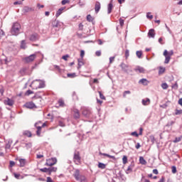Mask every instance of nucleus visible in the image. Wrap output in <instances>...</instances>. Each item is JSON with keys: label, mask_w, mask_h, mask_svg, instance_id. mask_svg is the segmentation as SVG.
Masks as SVG:
<instances>
[{"label": "nucleus", "mask_w": 182, "mask_h": 182, "mask_svg": "<svg viewBox=\"0 0 182 182\" xmlns=\"http://www.w3.org/2000/svg\"><path fill=\"white\" fill-rule=\"evenodd\" d=\"M73 176L77 181L87 182V181L86 180V176L80 175V171H79V169L75 170Z\"/></svg>", "instance_id": "nucleus-1"}, {"label": "nucleus", "mask_w": 182, "mask_h": 182, "mask_svg": "<svg viewBox=\"0 0 182 182\" xmlns=\"http://www.w3.org/2000/svg\"><path fill=\"white\" fill-rule=\"evenodd\" d=\"M19 31H21V24L19 23H14L11 28V35L18 36L19 35Z\"/></svg>", "instance_id": "nucleus-2"}, {"label": "nucleus", "mask_w": 182, "mask_h": 182, "mask_svg": "<svg viewBox=\"0 0 182 182\" xmlns=\"http://www.w3.org/2000/svg\"><path fill=\"white\" fill-rule=\"evenodd\" d=\"M174 52L173 50L167 51V50H165L164 52V56H165V61L164 63L167 64L170 62V59H171V56H173Z\"/></svg>", "instance_id": "nucleus-3"}, {"label": "nucleus", "mask_w": 182, "mask_h": 182, "mask_svg": "<svg viewBox=\"0 0 182 182\" xmlns=\"http://www.w3.org/2000/svg\"><path fill=\"white\" fill-rule=\"evenodd\" d=\"M82 115L85 117L86 119H90L92 117V109L88 107L82 108Z\"/></svg>", "instance_id": "nucleus-4"}, {"label": "nucleus", "mask_w": 182, "mask_h": 182, "mask_svg": "<svg viewBox=\"0 0 182 182\" xmlns=\"http://www.w3.org/2000/svg\"><path fill=\"white\" fill-rule=\"evenodd\" d=\"M46 127V123L42 124V122L39 121L35 124V127L37 128L36 134L37 136H41V131L42 127Z\"/></svg>", "instance_id": "nucleus-5"}, {"label": "nucleus", "mask_w": 182, "mask_h": 182, "mask_svg": "<svg viewBox=\"0 0 182 182\" xmlns=\"http://www.w3.org/2000/svg\"><path fill=\"white\" fill-rule=\"evenodd\" d=\"M73 160L75 164H80V160H82V158L80 157V153H79V151H75Z\"/></svg>", "instance_id": "nucleus-6"}, {"label": "nucleus", "mask_w": 182, "mask_h": 182, "mask_svg": "<svg viewBox=\"0 0 182 182\" xmlns=\"http://www.w3.org/2000/svg\"><path fill=\"white\" fill-rule=\"evenodd\" d=\"M56 163H58V159H56V158H50L46 160L45 166H49L50 167H52V166H55Z\"/></svg>", "instance_id": "nucleus-7"}, {"label": "nucleus", "mask_w": 182, "mask_h": 182, "mask_svg": "<svg viewBox=\"0 0 182 182\" xmlns=\"http://www.w3.org/2000/svg\"><path fill=\"white\" fill-rule=\"evenodd\" d=\"M119 66L122 68V70H123V72H125V73H129V72H132L130 66H129V65L124 64V63H122Z\"/></svg>", "instance_id": "nucleus-8"}, {"label": "nucleus", "mask_w": 182, "mask_h": 182, "mask_svg": "<svg viewBox=\"0 0 182 182\" xmlns=\"http://www.w3.org/2000/svg\"><path fill=\"white\" fill-rule=\"evenodd\" d=\"M36 58V54H31V55L26 57L24 58V61L26 63H31V62H33Z\"/></svg>", "instance_id": "nucleus-9"}, {"label": "nucleus", "mask_w": 182, "mask_h": 182, "mask_svg": "<svg viewBox=\"0 0 182 182\" xmlns=\"http://www.w3.org/2000/svg\"><path fill=\"white\" fill-rule=\"evenodd\" d=\"M36 82H38V86L36 87V89H42L45 87V81L41 80H36L33 82V85H35Z\"/></svg>", "instance_id": "nucleus-10"}, {"label": "nucleus", "mask_w": 182, "mask_h": 182, "mask_svg": "<svg viewBox=\"0 0 182 182\" xmlns=\"http://www.w3.org/2000/svg\"><path fill=\"white\" fill-rule=\"evenodd\" d=\"M4 105H6L7 106H14V100L7 98L4 100Z\"/></svg>", "instance_id": "nucleus-11"}, {"label": "nucleus", "mask_w": 182, "mask_h": 182, "mask_svg": "<svg viewBox=\"0 0 182 182\" xmlns=\"http://www.w3.org/2000/svg\"><path fill=\"white\" fill-rule=\"evenodd\" d=\"M25 107L27 109H33L34 107H36V105H35V103L29 102L25 104Z\"/></svg>", "instance_id": "nucleus-12"}, {"label": "nucleus", "mask_w": 182, "mask_h": 182, "mask_svg": "<svg viewBox=\"0 0 182 182\" xmlns=\"http://www.w3.org/2000/svg\"><path fill=\"white\" fill-rule=\"evenodd\" d=\"M17 160H18L19 161V166L20 167H25V166H26V159H18Z\"/></svg>", "instance_id": "nucleus-13"}, {"label": "nucleus", "mask_w": 182, "mask_h": 182, "mask_svg": "<svg viewBox=\"0 0 182 182\" xmlns=\"http://www.w3.org/2000/svg\"><path fill=\"white\" fill-rule=\"evenodd\" d=\"M29 39H30V41H31V42H36V41H38V39H39V36H38L37 33H34L30 36Z\"/></svg>", "instance_id": "nucleus-14"}, {"label": "nucleus", "mask_w": 182, "mask_h": 182, "mask_svg": "<svg viewBox=\"0 0 182 182\" xmlns=\"http://www.w3.org/2000/svg\"><path fill=\"white\" fill-rule=\"evenodd\" d=\"M66 9V7H61L60 8L55 14L56 18H58V16H60L62 14H63V11Z\"/></svg>", "instance_id": "nucleus-15"}, {"label": "nucleus", "mask_w": 182, "mask_h": 182, "mask_svg": "<svg viewBox=\"0 0 182 182\" xmlns=\"http://www.w3.org/2000/svg\"><path fill=\"white\" fill-rule=\"evenodd\" d=\"M100 8H101L100 2L96 1L95 5V14H99V11H100Z\"/></svg>", "instance_id": "nucleus-16"}, {"label": "nucleus", "mask_w": 182, "mask_h": 182, "mask_svg": "<svg viewBox=\"0 0 182 182\" xmlns=\"http://www.w3.org/2000/svg\"><path fill=\"white\" fill-rule=\"evenodd\" d=\"M156 36V33L154 32V29L151 28L148 32V38H154Z\"/></svg>", "instance_id": "nucleus-17"}, {"label": "nucleus", "mask_w": 182, "mask_h": 182, "mask_svg": "<svg viewBox=\"0 0 182 182\" xmlns=\"http://www.w3.org/2000/svg\"><path fill=\"white\" fill-rule=\"evenodd\" d=\"M139 85H144V86H147L149 85V82L146 78H142L139 81Z\"/></svg>", "instance_id": "nucleus-18"}, {"label": "nucleus", "mask_w": 182, "mask_h": 182, "mask_svg": "<svg viewBox=\"0 0 182 182\" xmlns=\"http://www.w3.org/2000/svg\"><path fill=\"white\" fill-rule=\"evenodd\" d=\"M141 103L143 106H149V105H150V99L149 98L143 99L141 101Z\"/></svg>", "instance_id": "nucleus-19"}, {"label": "nucleus", "mask_w": 182, "mask_h": 182, "mask_svg": "<svg viewBox=\"0 0 182 182\" xmlns=\"http://www.w3.org/2000/svg\"><path fill=\"white\" fill-rule=\"evenodd\" d=\"M60 25H62V23H60V21H55L53 23V28H60Z\"/></svg>", "instance_id": "nucleus-20"}, {"label": "nucleus", "mask_w": 182, "mask_h": 182, "mask_svg": "<svg viewBox=\"0 0 182 182\" xmlns=\"http://www.w3.org/2000/svg\"><path fill=\"white\" fill-rule=\"evenodd\" d=\"M133 167H134V164H133L128 166L127 169V174H129V173H132L133 171Z\"/></svg>", "instance_id": "nucleus-21"}, {"label": "nucleus", "mask_w": 182, "mask_h": 182, "mask_svg": "<svg viewBox=\"0 0 182 182\" xmlns=\"http://www.w3.org/2000/svg\"><path fill=\"white\" fill-rule=\"evenodd\" d=\"M112 9H113V4H112V2H110L108 4V7H107V14H112Z\"/></svg>", "instance_id": "nucleus-22"}, {"label": "nucleus", "mask_w": 182, "mask_h": 182, "mask_svg": "<svg viewBox=\"0 0 182 182\" xmlns=\"http://www.w3.org/2000/svg\"><path fill=\"white\" fill-rule=\"evenodd\" d=\"M74 117L75 119H79L80 117V114L79 113L78 109H74Z\"/></svg>", "instance_id": "nucleus-23"}, {"label": "nucleus", "mask_w": 182, "mask_h": 182, "mask_svg": "<svg viewBox=\"0 0 182 182\" xmlns=\"http://www.w3.org/2000/svg\"><path fill=\"white\" fill-rule=\"evenodd\" d=\"M139 163L143 165L147 164V161H146V159L143 156L139 157Z\"/></svg>", "instance_id": "nucleus-24"}, {"label": "nucleus", "mask_w": 182, "mask_h": 182, "mask_svg": "<svg viewBox=\"0 0 182 182\" xmlns=\"http://www.w3.org/2000/svg\"><path fill=\"white\" fill-rule=\"evenodd\" d=\"M11 146H12V140L9 139L6 144V149H11Z\"/></svg>", "instance_id": "nucleus-25"}, {"label": "nucleus", "mask_w": 182, "mask_h": 182, "mask_svg": "<svg viewBox=\"0 0 182 182\" xmlns=\"http://www.w3.org/2000/svg\"><path fill=\"white\" fill-rule=\"evenodd\" d=\"M48 170H49L51 173H56V171H58V168H57V167L51 166V167L48 168Z\"/></svg>", "instance_id": "nucleus-26"}, {"label": "nucleus", "mask_w": 182, "mask_h": 182, "mask_svg": "<svg viewBox=\"0 0 182 182\" xmlns=\"http://www.w3.org/2000/svg\"><path fill=\"white\" fill-rule=\"evenodd\" d=\"M27 70H28V68H22V69L20 70L21 75H22L23 76L24 75H26V71H27Z\"/></svg>", "instance_id": "nucleus-27"}, {"label": "nucleus", "mask_w": 182, "mask_h": 182, "mask_svg": "<svg viewBox=\"0 0 182 182\" xmlns=\"http://www.w3.org/2000/svg\"><path fill=\"white\" fill-rule=\"evenodd\" d=\"M102 156H105V157H108L109 159H112V160H116V157H114V156H112L108 154H102Z\"/></svg>", "instance_id": "nucleus-28"}, {"label": "nucleus", "mask_w": 182, "mask_h": 182, "mask_svg": "<svg viewBox=\"0 0 182 182\" xmlns=\"http://www.w3.org/2000/svg\"><path fill=\"white\" fill-rule=\"evenodd\" d=\"M181 139H182V136L176 137L175 139L173 140V143H178V142L181 141Z\"/></svg>", "instance_id": "nucleus-29"}, {"label": "nucleus", "mask_w": 182, "mask_h": 182, "mask_svg": "<svg viewBox=\"0 0 182 182\" xmlns=\"http://www.w3.org/2000/svg\"><path fill=\"white\" fill-rule=\"evenodd\" d=\"M21 49H26V43H25V40L21 41Z\"/></svg>", "instance_id": "nucleus-30"}, {"label": "nucleus", "mask_w": 182, "mask_h": 182, "mask_svg": "<svg viewBox=\"0 0 182 182\" xmlns=\"http://www.w3.org/2000/svg\"><path fill=\"white\" fill-rule=\"evenodd\" d=\"M83 58H79L78 59V67L80 68L81 66H83Z\"/></svg>", "instance_id": "nucleus-31"}, {"label": "nucleus", "mask_w": 182, "mask_h": 182, "mask_svg": "<svg viewBox=\"0 0 182 182\" xmlns=\"http://www.w3.org/2000/svg\"><path fill=\"white\" fill-rule=\"evenodd\" d=\"M87 21L88 22H93V17H92V16L90 14H88L87 16Z\"/></svg>", "instance_id": "nucleus-32"}, {"label": "nucleus", "mask_w": 182, "mask_h": 182, "mask_svg": "<svg viewBox=\"0 0 182 182\" xmlns=\"http://www.w3.org/2000/svg\"><path fill=\"white\" fill-rule=\"evenodd\" d=\"M161 87L162 89H164V90L168 89V85H167V83L164 82L161 84Z\"/></svg>", "instance_id": "nucleus-33"}, {"label": "nucleus", "mask_w": 182, "mask_h": 182, "mask_svg": "<svg viewBox=\"0 0 182 182\" xmlns=\"http://www.w3.org/2000/svg\"><path fill=\"white\" fill-rule=\"evenodd\" d=\"M166 72V68L160 67L159 70V74L162 75V73H164Z\"/></svg>", "instance_id": "nucleus-34"}, {"label": "nucleus", "mask_w": 182, "mask_h": 182, "mask_svg": "<svg viewBox=\"0 0 182 182\" xmlns=\"http://www.w3.org/2000/svg\"><path fill=\"white\" fill-rule=\"evenodd\" d=\"M98 167L99 168L105 169L106 168V165L103 163H99Z\"/></svg>", "instance_id": "nucleus-35"}, {"label": "nucleus", "mask_w": 182, "mask_h": 182, "mask_svg": "<svg viewBox=\"0 0 182 182\" xmlns=\"http://www.w3.org/2000/svg\"><path fill=\"white\" fill-rule=\"evenodd\" d=\"M146 18L147 19H153V15H151V12H148L146 13Z\"/></svg>", "instance_id": "nucleus-36"}, {"label": "nucleus", "mask_w": 182, "mask_h": 182, "mask_svg": "<svg viewBox=\"0 0 182 182\" xmlns=\"http://www.w3.org/2000/svg\"><path fill=\"white\" fill-rule=\"evenodd\" d=\"M165 28L167 30V31L168 32V33H170V35H173V31H171V30L170 29L168 26H167V24H165Z\"/></svg>", "instance_id": "nucleus-37"}, {"label": "nucleus", "mask_w": 182, "mask_h": 182, "mask_svg": "<svg viewBox=\"0 0 182 182\" xmlns=\"http://www.w3.org/2000/svg\"><path fill=\"white\" fill-rule=\"evenodd\" d=\"M136 56L137 58H139V59H141V55H143V52L141 51H136Z\"/></svg>", "instance_id": "nucleus-38"}, {"label": "nucleus", "mask_w": 182, "mask_h": 182, "mask_svg": "<svg viewBox=\"0 0 182 182\" xmlns=\"http://www.w3.org/2000/svg\"><path fill=\"white\" fill-rule=\"evenodd\" d=\"M23 11H24V12H31V11H32V9H31V8H29L28 6H25L23 8Z\"/></svg>", "instance_id": "nucleus-39"}, {"label": "nucleus", "mask_w": 182, "mask_h": 182, "mask_svg": "<svg viewBox=\"0 0 182 182\" xmlns=\"http://www.w3.org/2000/svg\"><path fill=\"white\" fill-rule=\"evenodd\" d=\"M122 163H123V164H127V156H123Z\"/></svg>", "instance_id": "nucleus-40"}, {"label": "nucleus", "mask_w": 182, "mask_h": 182, "mask_svg": "<svg viewBox=\"0 0 182 182\" xmlns=\"http://www.w3.org/2000/svg\"><path fill=\"white\" fill-rule=\"evenodd\" d=\"M25 147H26V149H27V150L28 149H31V147H32V143H26V144H25Z\"/></svg>", "instance_id": "nucleus-41"}, {"label": "nucleus", "mask_w": 182, "mask_h": 182, "mask_svg": "<svg viewBox=\"0 0 182 182\" xmlns=\"http://www.w3.org/2000/svg\"><path fill=\"white\" fill-rule=\"evenodd\" d=\"M68 77H76L75 73H68L67 74Z\"/></svg>", "instance_id": "nucleus-42"}, {"label": "nucleus", "mask_w": 182, "mask_h": 182, "mask_svg": "<svg viewBox=\"0 0 182 182\" xmlns=\"http://www.w3.org/2000/svg\"><path fill=\"white\" fill-rule=\"evenodd\" d=\"M129 56H130V51L129 50H125V58H126V59H127V58H129Z\"/></svg>", "instance_id": "nucleus-43"}, {"label": "nucleus", "mask_w": 182, "mask_h": 182, "mask_svg": "<svg viewBox=\"0 0 182 182\" xmlns=\"http://www.w3.org/2000/svg\"><path fill=\"white\" fill-rule=\"evenodd\" d=\"M48 170H49V168H40V171H42V173H47Z\"/></svg>", "instance_id": "nucleus-44"}, {"label": "nucleus", "mask_w": 182, "mask_h": 182, "mask_svg": "<svg viewBox=\"0 0 182 182\" xmlns=\"http://www.w3.org/2000/svg\"><path fill=\"white\" fill-rule=\"evenodd\" d=\"M171 169L173 174H176L177 173V168L175 166H172Z\"/></svg>", "instance_id": "nucleus-45"}, {"label": "nucleus", "mask_w": 182, "mask_h": 182, "mask_svg": "<svg viewBox=\"0 0 182 182\" xmlns=\"http://www.w3.org/2000/svg\"><path fill=\"white\" fill-rule=\"evenodd\" d=\"M137 70L139 72V73H144V68H143L141 67H139L137 68Z\"/></svg>", "instance_id": "nucleus-46"}, {"label": "nucleus", "mask_w": 182, "mask_h": 182, "mask_svg": "<svg viewBox=\"0 0 182 182\" xmlns=\"http://www.w3.org/2000/svg\"><path fill=\"white\" fill-rule=\"evenodd\" d=\"M175 114H182V109H176Z\"/></svg>", "instance_id": "nucleus-47"}, {"label": "nucleus", "mask_w": 182, "mask_h": 182, "mask_svg": "<svg viewBox=\"0 0 182 182\" xmlns=\"http://www.w3.org/2000/svg\"><path fill=\"white\" fill-rule=\"evenodd\" d=\"M130 93L132 92L129 90L124 91L123 93V97H126L127 95H130Z\"/></svg>", "instance_id": "nucleus-48"}, {"label": "nucleus", "mask_w": 182, "mask_h": 182, "mask_svg": "<svg viewBox=\"0 0 182 182\" xmlns=\"http://www.w3.org/2000/svg\"><path fill=\"white\" fill-rule=\"evenodd\" d=\"M150 140H151V143L154 144V141H156V139L154 138V136L151 135Z\"/></svg>", "instance_id": "nucleus-49"}, {"label": "nucleus", "mask_w": 182, "mask_h": 182, "mask_svg": "<svg viewBox=\"0 0 182 182\" xmlns=\"http://www.w3.org/2000/svg\"><path fill=\"white\" fill-rule=\"evenodd\" d=\"M119 25L120 26H123V25H124V20H123L122 18H119Z\"/></svg>", "instance_id": "nucleus-50"}, {"label": "nucleus", "mask_w": 182, "mask_h": 182, "mask_svg": "<svg viewBox=\"0 0 182 182\" xmlns=\"http://www.w3.org/2000/svg\"><path fill=\"white\" fill-rule=\"evenodd\" d=\"M70 1L69 0H63L61 1L62 5H66V4H69Z\"/></svg>", "instance_id": "nucleus-51"}, {"label": "nucleus", "mask_w": 182, "mask_h": 182, "mask_svg": "<svg viewBox=\"0 0 182 182\" xmlns=\"http://www.w3.org/2000/svg\"><path fill=\"white\" fill-rule=\"evenodd\" d=\"M58 105L59 106H63L65 105V102L62 100H59Z\"/></svg>", "instance_id": "nucleus-52"}, {"label": "nucleus", "mask_w": 182, "mask_h": 182, "mask_svg": "<svg viewBox=\"0 0 182 182\" xmlns=\"http://www.w3.org/2000/svg\"><path fill=\"white\" fill-rule=\"evenodd\" d=\"M99 95H100V99H102V100H105L106 99L105 97V95H103V94H102V92L99 91Z\"/></svg>", "instance_id": "nucleus-53"}, {"label": "nucleus", "mask_w": 182, "mask_h": 182, "mask_svg": "<svg viewBox=\"0 0 182 182\" xmlns=\"http://www.w3.org/2000/svg\"><path fill=\"white\" fill-rule=\"evenodd\" d=\"M59 126H60V127H65V122H63V121H59Z\"/></svg>", "instance_id": "nucleus-54"}, {"label": "nucleus", "mask_w": 182, "mask_h": 182, "mask_svg": "<svg viewBox=\"0 0 182 182\" xmlns=\"http://www.w3.org/2000/svg\"><path fill=\"white\" fill-rule=\"evenodd\" d=\"M32 93H33V92H32V90H28L26 91V95L27 96H29V95H32Z\"/></svg>", "instance_id": "nucleus-55"}, {"label": "nucleus", "mask_w": 182, "mask_h": 182, "mask_svg": "<svg viewBox=\"0 0 182 182\" xmlns=\"http://www.w3.org/2000/svg\"><path fill=\"white\" fill-rule=\"evenodd\" d=\"M96 56H101L102 55V51L97 50L95 52Z\"/></svg>", "instance_id": "nucleus-56"}, {"label": "nucleus", "mask_w": 182, "mask_h": 182, "mask_svg": "<svg viewBox=\"0 0 182 182\" xmlns=\"http://www.w3.org/2000/svg\"><path fill=\"white\" fill-rule=\"evenodd\" d=\"M114 58H115L114 56L110 57L109 58V63H113V62H114Z\"/></svg>", "instance_id": "nucleus-57"}, {"label": "nucleus", "mask_w": 182, "mask_h": 182, "mask_svg": "<svg viewBox=\"0 0 182 182\" xmlns=\"http://www.w3.org/2000/svg\"><path fill=\"white\" fill-rule=\"evenodd\" d=\"M132 136H135V137H139V134L136 132H132Z\"/></svg>", "instance_id": "nucleus-58"}, {"label": "nucleus", "mask_w": 182, "mask_h": 182, "mask_svg": "<svg viewBox=\"0 0 182 182\" xmlns=\"http://www.w3.org/2000/svg\"><path fill=\"white\" fill-rule=\"evenodd\" d=\"M80 31H83V24L80 23L78 26Z\"/></svg>", "instance_id": "nucleus-59"}, {"label": "nucleus", "mask_w": 182, "mask_h": 182, "mask_svg": "<svg viewBox=\"0 0 182 182\" xmlns=\"http://www.w3.org/2000/svg\"><path fill=\"white\" fill-rule=\"evenodd\" d=\"M4 96V88H0V97Z\"/></svg>", "instance_id": "nucleus-60"}, {"label": "nucleus", "mask_w": 182, "mask_h": 182, "mask_svg": "<svg viewBox=\"0 0 182 182\" xmlns=\"http://www.w3.org/2000/svg\"><path fill=\"white\" fill-rule=\"evenodd\" d=\"M69 58V55H65L62 57V59L64 60H68V58Z\"/></svg>", "instance_id": "nucleus-61"}, {"label": "nucleus", "mask_w": 182, "mask_h": 182, "mask_svg": "<svg viewBox=\"0 0 182 182\" xmlns=\"http://www.w3.org/2000/svg\"><path fill=\"white\" fill-rule=\"evenodd\" d=\"M80 56H81V58L83 59V56H85V50H82L80 51Z\"/></svg>", "instance_id": "nucleus-62"}, {"label": "nucleus", "mask_w": 182, "mask_h": 182, "mask_svg": "<svg viewBox=\"0 0 182 182\" xmlns=\"http://www.w3.org/2000/svg\"><path fill=\"white\" fill-rule=\"evenodd\" d=\"M47 182H53V181L52 180V178L50 177H47Z\"/></svg>", "instance_id": "nucleus-63"}, {"label": "nucleus", "mask_w": 182, "mask_h": 182, "mask_svg": "<svg viewBox=\"0 0 182 182\" xmlns=\"http://www.w3.org/2000/svg\"><path fill=\"white\" fill-rule=\"evenodd\" d=\"M178 105H180L181 106H182V98H180L178 102Z\"/></svg>", "instance_id": "nucleus-64"}]
</instances>
